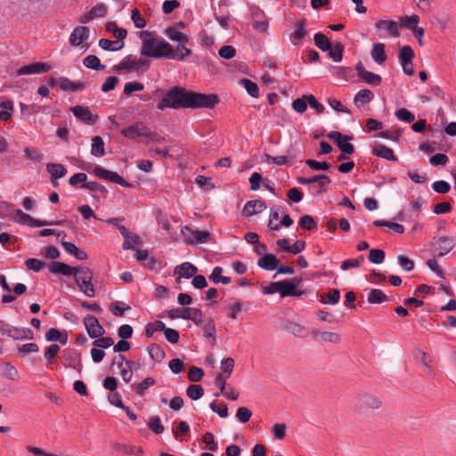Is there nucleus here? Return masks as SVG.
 <instances>
[{
  "instance_id": "nucleus-1",
  "label": "nucleus",
  "mask_w": 456,
  "mask_h": 456,
  "mask_svg": "<svg viewBox=\"0 0 456 456\" xmlns=\"http://www.w3.org/2000/svg\"><path fill=\"white\" fill-rule=\"evenodd\" d=\"M219 100L216 94H207L187 91L179 86H174L164 95L158 103L159 110L171 108L179 109H197V108H214Z\"/></svg>"
},
{
  "instance_id": "nucleus-2",
  "label": "nucleus",
  "mask_w": 456,
  "mask_h": 456,
  "mask_svg": "<svg viewBox=\"0 0 456 456\" xmlns=\"http://www.w3.org/2000/svg\"><path fill=\"white\" fill-rule=\"evenodd\" d=\"M140 37L142 38L141 55L155 59L167 58L169 43L152 37L149 31H142Z\"/></svg>"
},
{
  "instance_id": "nucleus-3",
  "label": "nucleus",
  "mask_w": 456,
  "mask_h": 456,
  "mask_svg": "<svg viewBox=\"0 0 456 456\" xmlns=\"http://www.w3.org/2000/svg\"><path fill=\"white\" fill-rule=\"evenodd\" d=\"M314 41L320 50L329 52V56L335 62L342 61L345 46L341 42L338 41L331 44L330 39L321 32H318L314 36Z\"/></svg>"
},
{
  "instance_id": "nucleus-4",
  "label": "nucleus",
  "mask_w": 456,
  "mask_h": 456,
  "mask_svg": "<svg viewBox=\"0 0 456 456\" xmlns=\"http://www.w3.org/2000/svg\"><path fill=\"white\" fill-rule=\"evenodd\" d=\"M73 275L79 290L89 297H94L95 290L92 283V271L86 266H80L76 268Z\"/></svg>"
},
{
  "instance_id": "nucleus-5",
  "label": "nucleus",
  "mask_w": 456,
  "mask_h": 456,
  "mask_svg": "<svg viewBox=\"0 0 456 456\" xmlns=\"http://www.w3.org/2000/svg\"><path fill=\"white\" fill-rule=\"evenodd\" d=\"M382 405L381 401L369 394H362L356 397L354 404L355 411L359 414H364L369 410L379 409Z\"/></svg>"
},
{
  "instance_id": "nucleus-6",
  "label": "nucleus",
  "mask_w": 456,
  "mask_h": 456,
  "mask_svg": "<svg viewBox=\"0 0 456 456\" xmlns=\"http://www.w3.org/2000/svg\"><path fill=\"white\" fill-rule=\"evenodd\" d=\"M93 173L97 177L111 182L113 183L119 184L126 188H132L133 184L131 183L126 182L122 176H120L118 173L110 171L105 169L101 166H95L94 167Z\"/></svg>"
},
{
  "instance_id": "nucleus-7",
  "label": "nucleus",
  "mask_w": 456,
  "mask_h": 456,
  "mask_svg": "<svg viewBox=\"0 0 456 456\" xmlns=\"http://www.w3.org/2000/svg\"><path fill=\"white\" fill-rule=\"evenodd\" d=\"M293 286L290 285L289 280L281 281L270 282L263 287V294H273L278 292L281 297H288L292 295Z\"/></svg>"
},
{
  "instance_id": "nucleus-8",
  "label": "nucleus",
  "mask_w": 456,
  "mask_h": 456,
  "mask_svg": "<svg viewBox=\"0 0 456 456\" xmlns=\"http://www.w3.org/2000/svg\"><path fill=\"white\" fill-rule=\"evenodd\" d=\"M328 137L335 142L344 154H353L354 152V145L349 142L353 139L352 136L344 135L339 132L333 131L328 134Z\"/></svg>"
},
{
  "instance_id": "nucleus-9",
  "label": "nucleus",
  "mask_w": 456,
  "mask_h": 456,
  "mask_svg": "<svg viewBox=\"0 0 456 456\" xmlns=\"http://www.w3.org/2000/svg\"><path fill=\"white\" fill-rule=\"evenodd\" d=\"M142 67L148 69L149 63L146 60L132 59L130 56H127L123 59L118 65H115L113 69L115 71L126 70L129 72L132 70H139Z\"/></svg>"
},
{
  "instance_id": "nucleus-10",
  "label": "nucleus",
  "mask_w": 456,
  "mask_h": 456,
  "mask_svg": "<svg viewBox=\"0 0 456 456\" xmlns=\"http://www.w3.org/2000/svg\"><path fill=\"white\" fill-rule=\"evenodd\" d=\"M14 212L16 215V221L21 224H28L32 227L61 224V222L41 221L35 219L30 215L24 213L20 209H16Z\"/></svg>"
},
{
  "instance_id": "nucleus-11",
  "label": "nucleus",
  "mask_w": 456,
  "mask_h": 456,
  "mask_svg": "<svg viewBox=\"0 0 456 456\" xmlns=\"http://www.w3.org/2000/svg\"><path fill=\"white\" fill-rule=\"evenodd\" d=\"M63 363L66 367L72 368L78 372L82 370L80 354L74 349L66 348L62 351Z\"/></svg>"
},
{
  "instance_id": "nucleus-12",
  "label": "nucleus",
  "mask_w": 456,
  "mask_h": 456,
  "mask_svg": "<svg viewBox=\"0 0 456 456\" xmlns=\"http://www.w3.org/2000/svg\"><path fill=\"white\" fill-rule=\"evenodd\" d=\"M84 324L90 338H96L104 334L105 330L100 324L98 319L94 315H86L84 318Z\"/></svg>"
},
{
  "instance_id": "nucleus-13",
  "label": "nucleus",
  "mask_w": 456,
  "mask_h": 456,
  "mask_svg": "<svg viewBox=\"0 0 456 456\" xmlns=\"http://www.w3.org/2000/svg\"><path fill=\"white\" fill-rule=\"evenodd\" d=\"M355 70L357 72V75L366 84L371 86H379L382 78L379 75L374 74L370 71H368L363 67L362 63L359 61L355 65Z\"/></svg>"
},
{
  "instance_id": "nucleus-14",
  "label": "nucleus",
  "mask_w": 456,
  "mask_h": 456,
  "mask_svg": "<svg viewBox=\"0 0 456 456\" xmlns=\"http://www.w3.org/2000/svg\"><path fill=\"white\" fill-rule=\"evenodd\" d=\"M70 110L77 118L87 125H94L99 118L97 114H93L88 107L77 105L72 107Z\"/></svg>"
},
{
  "instance_id": "nucleus-15",
  "label": "nucleus",
  "mask_w": 456,
  "mask_h": 456,
  "mask_svg": "<svg viewBox=\"0 0 456 456\" xmlns=\"http://www.w3.org/2000/svg\"><path fill=\"white\" fill-rule=\"evenodd\" d=\"M187 42L178 43L175 47L169 44L167 59L183 61L185 57L191 54V50L186 46Z\"/></svg>"
},
{
  "instance_id": "nucleus-16",
  "label": "nucleus",
  "mask_w": 456,
  "mask_h": 456,
  "mask_svg": "<svg viewBox=\"0 0 456 456\" xmlns=\"http://www.w3.org/2000/svg\"><path fill=\"white\" fill-rule=\"evenodd\" d=\"M51 65L45 62H34L28 65H24L17 69L18 76L40 74L50 70Z\"/></svg>"
},
{
  "instance_id": "nucleus-17",
  "label": "nucleus",
  "mask_w": 456,
  "mask_h": 456,
  "mask_svg": "<svg viewBox=\"0 0 456 456\" xmlns=\"http://www.w3.org/2000/svg\"><path fill=\"white\" fill-rule=\"evenodd\" d=\"M147 131L148 127L143 123L137 122L123 129L121 134L128 139L134 140L138 137H145Z\"/></svg>"
},
{
  "instance_id": "nucleus-18",
  "label": "nucleus",
  "mask_w": 456,
  "mask_h": 456,
  "mask_svg": "<svg viewBox=\"0 0 456 456\" xmlns=\"http://www.w3.org/2000/svg\"><path fill=\"white\" fill-rule=\"evenodd\" d=\"M312 337L316 341L338 344L341 341V337L338 332L333 331H322L314 329L312 331Z\"/></svg>"
},
{
  "instance_id": "nucleus-19",
  "label": "nucleus",
  "mask_w": 456,
  "mask_h": 456,
  "mask_svg": "<svg viewBox=\"0 0 456 456\" xmlns=\"http://www.w3.org/2000/svg\"><path fill=\"white\" fill-rule=\"evenodd\" d=\"M90 29L85 26L77 27L69 37V43L73 46H79L89 38Z\"/></svg>"
},
{
  "instance_id": "nucleus-20",
  "label": "nucleus",
  "mask_w": 456,
  "mask_h": 456,
  "mask_svg": "<svg viewBox=\"0 0 456 456\" xmlns=\"http://www.w3.org/2000/svg\"><path fill=\"white\" fill-rule=\"evenodd\" d=\"M180 318L191 320L198 326H201L205 321L201 310L192 307L183 308L180 314Z\"/></svg>"
},
{
  "instance_id": "nucleus-21",
  "label": "nucleus",
  "mask_w": 456,
  "mask_h": 456,
  "mask_svg": "<svg viewBox=\"0 0 456 456\" xmlns=\"http://www.w3.org/2000/svg\"><path fill=\"white\" fill-rule=\"evenodd\" d=\"M5 334L13 339H32L33 331L28 328L8 327L4 330Z\"/></svg>"
},
{
  "instance_id": "nucleus-22",
  "label": "nucleus",
  "mask_w": 456,
  "mask_h": 456,
  "mask_svg": "<svg viewBox=\"0 0 456 456\" xmlns=\"http://www.w3.org/2000/svg\"><path fill=\"white\" fill-rule=\"evenodd\" d=\"M266 208L265 201L260 200L248 201L242 210L243 215L251 216L263 212Z\"/></svg>"
},
{
  "instance_id": "nucleus-23",
  "label": "nucleus",
  "mask_w": 456,
  "mask_h": 456,
  "mask_svg": "<svg viewBox=\"0 0 456 456\" xmlns=\"http://www.w3.org/2000/svg\"><path fill=\"white\" fill-rule=\"evenodd\" d=\"M198 272V268L189 262H184L182 265H178L175 269V273H178L179 277H177L176 281L180 282L181 278L189 279L195 275Z\"/></svg>"
},
{
  "instance_id": "nucleus-24",
  "label": "nucleus",
  "mask_w": 456,
  "mask_h": 456,
  "mask_svg": "<svg viewBox=\"0 0 456 456\" xmlns=\"http://www.w3.org/2000/svg\"><path fill=\"white\" fill-rule=\"evenodd\" d=\"M185 230L190 232V235L186 238V241L189 244L206 243L211 239V234L207 231H191L187 227Z\"/></svg>"
},
{
  "instance_id": "nucleus-25",
  "label": "nucleus",
  "mask_w": 456,
  "mask_h": 456,
  "mask_svg": "<svg viewBox=\"0 0 456 456\" xmlns=\"http://www.w3.org/2000/svg\"><path fill=\"white\" fill-rule=\"evenodd\" d=\"M76 268L77 267H71L65 263L58 261H53L49 265V270L51 273L55 274H62L64 276L73 275Z\"/></svg>"
},
{
  "instance_id": "nucleus-26",
  "label": "nucleus",
  "mask_w": 456,
  "mask_h": 456,
  "mask_svg": "<svg viewBox=\"0 0 456 456\" xmlns=\"http://www.w3.org/2000/svg\"><path fill=\"white\" fill-rule=\"evenodd\" d=\"M305 23V20H301L295 23V30L289 37L290 42L294 45H298L299 42L306 36L307 31Z\"/></svg>"
},
{
  "instance_id": "nucleus-27",
  "label": "nucleus",
  "mask_w": 456,
  "mask_h": 456,
  "mask_svg": "<svg viewBox=\"0 0 456 456\" xmlns=\"http://www.w3.org/2000/svg\"><path fill=\"white\" fill-rule=\"evenodd\" d=\"M257 265L265 270L273 271L278 268L280 260L273 254H265L258 259Z\"/></svg>"
},
{
  "instance_id": "nucleus-28",
  "label": "nucleus",
  "mask_w": 456,
  "mask_h": 456,
  "mask_svg": "<svg viewBox=\"0 0 456 456\" xmlns=\"http://www.w3.org/2000/svg\"><path fill=\"white\" fill-rule=\"evenodd\" d=\"M372 154L389 161H397V158L395 156L393 150L384 144L376 145L372 149Z\"/></svg>"
},
{
  "instance_id": "nucleus-29",
  "label": "nucleus",
  "mask_w": 456,
  "mask_h": 456,
  "mask_svg": "<svg viewBox=\"0 0 456 456\" xmlns=\"http://www.w3.org/2000/svg\"><path fill=\"white\" fill-rule=\"evenodd\" d=\"M298 183H300L301 184H310V183H318L320 187L322 188V190H323V188L326 185H328L331 183V180L326 175H314L313 177H309V178L300 177V178H298Z\"/></svg>"
},
{
  "instance_id": "nucleus-30",
  "label": "nucleus",
  "mask_w": 456,
  "mask_h": 456,
  "mask_svg": "<svg viewBox=\"0 0 456 456\" xmlns=\"http://www.w3.org/2000/svg\"><path fill=\"white\" fill-rule=\"evenodd\" d=\"M165 35L171 40L178 43L188 42L189 37L186 34L177 29V26H169L165 30Z\"/></svg>"
},
{
  "instance_id": "nucleus-31",
  "label": "nucleus",
  "mask_w": 456,
  "mask_h": 456,
  "mask_svg": "<svg viewBox=\"0 0 456 456\" xmlns=\"http://www.w3.org/2000/svg\"><path fill=\"white\" fill-rule=\"evenodd\" d=\"M46 170L51 175V181L55 185L54 180L63 177L67 174V169L61 164L49 163L46 165Z\"/></svg>"
},
{
  "instance_id": "nucleus-32",
  "label": "nucleus",
  "mask_w": 456,
  "mask_h": 456,
  "mask_svg": "<svg viewBox=\"0 0 456 456\" xmlns=\"http://www.w3.org/2000/svg\"><path fill=\"white\" fill-rule=\"evenodd\" d=\"M374 98V94L369 89L360 90L354 96V102L357 107L369 103Z\"/></svg>"
},
{
  "instance_id": "nucleus-33",
  "label": "nucleus",
  "mask_w": 456,
  "mask_h": 456,
  "mask_svg": "<svg viewBox=\"0 0 456 456\" xmlns=\"http://www.w3.org/2000/svg\"><path fill=\"white\" fill-rule=\"evenodd\" d=\"M371 57L378 64H382L387 60L385 53V45L382 43H377L373 45L370 52Z\"/></svg>"
},
{
  "instance_id": "nucleus-34",
  "label": "nucleus",
  "mask_w": 456,
  "mask_h": 456,
  "mask_svg": "<svg viewBox=\"0 0 456 456\" xmlns=\"http://www.w3.org/2000/svg\"><path fill=\"white\" fill-rule=\"evenodd\" d=\"M59 86L63 91L75 92L83 89L85 87V85L80 82H73L67 77H60Z\"/></svg>"
},
{
  "instance_id": "nucleus-35",
  "label": "nucleus",
  "mask_w": 456,
  "mask_h": 456,
  "mask_svg": "<svg viewBox=\"0 0 456 456\" xmlns=\"http://www.w3.org/2000/svg\"><path fill=\"white\" fill-rule=\"evenodd\" d=\"M150 357L156 362H161L166 356L164 349L158 344H151L147 347Z\"/></svg>"
},
{
  "instance_id": "nucleus-36",
  "label": "nucleus",
  "mask_w": 456,
  "mask_h": 456,
  "mask_svg": "<svg viewBox=\"0 0 456 456\" xmlns=\"http://www.w3.org/2000/svg\"><path fill=\"white\" fill-rule=\"evenodd\" d=\"M438 254L437 256L439 257L444 256L447 255L454 247V244L452 243V240H450L447 237H440L438 238Z\"/></svg>"
},
{
  "instance_id": "nucleus-37",
  "label": "nucleus",
  "mask_w": 456,
  "mask_h": 456,
  "mask_svg": "<svg viewBox=\"0 0 456 456\" xmlns=\"http://www.w3.org/2000/svg\"><path fill=\"white\" fill-rule=\"evenodd\" d=\"M376 28L385 29L394 37H399L398 25L394 20H379L376 23Z\"/></svg>"
},
{
  "instance_id": "nucleus-38",
  "label": "nucleus",
  "mask_w": 456,
  "mask_h": 456,
  "mask_svg": "<svg viewBox=\"0 0 456 456\" xmlns=\"http://www.w3.org/2000/svg\"><path fill=\"white\" fill-rule=\"evenodd\" d=\"M367 300L370 304H381L388 300L387 296L379 289H371L368 294Z\"/></svg>"
},
{
  "instance_id": "nucleus-39",
  "label": "nucleus",
  "mask_w": 456,
  "mask_h": 456,
  "mask_svg": "<svg viewBox=\"0 0 456 456\" xmlns=\"http://www.w3.org/2000/svg\"><path fill=\"white\" fill-rule=\"evenodd\" d=\"M105 153L104 142L99 135L93 137L91 145V154L94 157H102Z\"/></svg>"
},
{
  "instance_id": "nucleus-40",
  "label": "nucleus",
  "mask_w": 456,
  "mask_h": 456,
  "mask_svg": "<svg viewBox=\"0 0 456 456\" xmlns=\"http://www.w3.org/2000/svg\"><path fill=\"white\" fill-rule=\"evenodd\" d=\"M45 339L47 341H60L62 345H66L68 342V335L66 333L61 334V331L55 328H51L45 334Z\"/></svg>"
},
{
  "instance_id": "nucleus-41",
  "label": "nucleus",
  "mask_w": 456,
  "mask_h": 456,
  "mask_svg": "<svg viewBox=\"0 0 456 456\" xmlns=\"http://www.w3.org/2000/svg\"><path fill=\"white\" fill-rule=\"evenodd\" d=\"M224 270L221 266H216L210 276H209V279L215 283V284H217V283H222V284H229L231 282V278L228 277V276H223L222 273H223Z\"/></svg>"
},
{
  "instance_id": "nucleus-42",
  "label": "nucleus",
  "mask_w": 456,
  "mask_h": 456,
  "mask_svg": "<svg viewBox=\"0 0 456 456\" xmlns=\"http://www.w3.org/2000/svg\"><path fill=\"white\" fill-rule=\"evenodd\" d=\"M340 292L338 289H331L326 294L321 297V302L322 304L336 305L339 302Z\"/></svg>"
},
{
  "instance_id": "nucleus-43",
  "label": "nucleus",
  "mask_w": 456,
  "mask_h": 456,
  "mask_svg": "<svg viewBox=\"0 0 456 456\" xmlns=\"http://www.w3.org/2000/svg\"><path fill=\"white\" fill-rule=\"evenodd\" d=\"M156 383V380L152 377H148L144 379L142 381L138 383L137 385H134L133 388L136 392V394L140 396L143 395L145 391L154 386Z\"/></svg>"
},
{
  "instance_id": "nucleus-44",
  "label": "nucleus",
  "mask_w": 456,
  "mask_h": 456,
  "mask_svg": "<svg viewBox=\"0 0 456 456\" xmlns=\"http://www.w3.org/2000/svg\"><path fill=\"white\" fill-rule=\"evenodd\" d=\"M414 57V52L411 46L404 45L400 49L399 61L401 64H411Z\"/></svg>"
},
{
  "instance_id": "nucleus-45",
  "label": "nucleus",
  "mask_w": 456,
  "mask_h": 456,
  "mask_svg": "<svg viewBox=\"0 0 456 456\" xmlns=\"http://www.w3.org/2000/svg\"><path fill=\"white\" fill-rule=\"evenodd\" d=\"M83 64L94 70H102L105 69V65L101 64L100 59L96 55H88L83 60Z\"/></svg>"
},
{
  "instance_id": "nucleus-46",
  "label": "nucleus",
  "mask_w": 456,
  "mask_h": 456,
  "mask_svg": "<svg viewBox=\"0 0 456 456\" xmlns=\"http://www.w3.org/2000/svg\"><path fill=\"white\" fill-rule=\"evenodd\" d=\"M373 225H375L377 227H388V228L392 229L395 232L399 233V234H401L404 232L403 225L397 224V223H394V222H389V221H385V220H376L373 222Z\"/></svg>"
},
{
  "instance_id": "nucleus-47",
  "label": "nucleus",
  "mask_w": 456,
  "mask_h": 456,
  "mask_svg": "<svg viewBox=\"0 0 456 456\" xmlns=\"http://www.w3.org/2000/svg\"><path fill=\"white\" fill-rule=\"evenodd\" d=\"M202 329L204 332V336L208 338H211L213 339V344L216 342V325L213 319L208 318L206 320L204 323H202Z\"/></svg>"
},
{
  "instance_id": "nucleus-48",
  "label": "nucleus",
  "mask_w": 456,
  "mask_h": 456,
  "mask_svg": "<svg viewBox=\"0 0 456 456\" xmlns=\"http://www.w3.org/2000/svg\"><path fill=\"white\" fill-rule=\"evenodd\" d=\"M118 41H111V40H109L106 38H102L99 41V46L102 49L107 50V51H112V52L118 51L121 48H123V46H124L123 42L119 45H118Z\"/></svg>"
},
{
  "instance_id": "nucleus-49",
  "label": "nucleus",
  "mask_w": 456,
  "mask_h": 456,
  "mask_svg": "<svg viewBox=\"0 0 456 456\" xmlns=\"http://www.w3.org/2000/svg\"><path fill=\"white\" fill-rule=\"evenodd\" d=\"M186 395L191 400H199L204 395V389L200 385H190L186 388Z\"/></svg>"
},
{
  "instance_id": "nucleus-50",
  "label": "nucleus",
  "mask_w": 456,
  "mask_h": 456,
  "mask_svg": "<svg viewBox=\"0 0 456 456\" xmlns=\"http://www.w3.org/2000/svg\"><path fill=\"white\" fill-rule=\"evenodd\" d=\"M109 309L114 315L123 316L125 312L130 309V306H125V304L121 301H115L110 305Z\"/></svg>"
},
{
  "instance_id": "nucleus-51",
  "label": "nucleus",
  "mask_w": 456,
  "mask_h": 456,
  "mask_svg": "<svg viewBox=\"0 0 456 456\" xmlns=\"http://www.w3.org/2000/svg\"><path fill=\"white\" fill-rule=\"evenodd\" d=\"M244 88L246 89L247 93L252 96V97H258V86L256 83L252 82L251 80L248 78H242L240 82Z\"/></svg>"
},
{
  "instance_id": "nucleus-52",
  "label": "nucleus",
  "mask_w": 456,
  "mask_h": 456,
  "mask_svg": "<svg viewBox=\"0 0 456 456\" xmlns=\"http://www.w3.org/2000/svg\"><path fill=\"white\" fill-rule=\"evenodd\" d=\"M166 325L161 321H156L155 322L148 323L145 329V335L148 338L153 336L156 331H163Z\"/></svg>"
},
{
  "instance_id": "nucleus-53",
  "label": "nucleus",
  "mask_w": 456,
  "mask_h": 456,
  "mask_svg": "<svg viewBox=\"0 0 456 456\" xmlns=\"http://www.w3.org/2000/svg\"><path fill=\"white\" fill-rule=\"evenodd\" d=\"M305 164L313 170L314 171H319V170H323V171H327L330 168L331 165L327 162V161H323V162H319L315 159H308L305 160Z\"/></svg>"
},
{
  "instance_id": "nucleus-54",
  "label": "nucleus",
  "mask_w": 456,
  "mask_h": 456,
  "mask_svg": "<svg viewBox=\"0 0 456 456\" xmlns=\"http://www.w3.org/2000/svg\"><path fill=\"white\" fill-rule=\"evenodd\" d=\"M299 225L307 231H314L317 229V223L309 215L303 216L299 220Z\"/></svg>"
},
{
  "instance_id": "nucleus-55",
  "label": "nucleus",
  "mask_w": 456,
  "mask_h": 456,
  "mask_svg": "<svg viewBox=\"0 0 456 456\" xmlns=\"http://www.w3.org/2000/svg\"><path fill=\"white\" fill-rule=\"evenodd\" d=\"M368 258L372 264H381L385 259V252L382 249L372 248L369 252Z\"/></svg>"
},
{
  "instance_id": "nucleus-56",
  "label": "nucleus",
  "mask_w": 456,
  "mask_h": 456,
  "mask_svg": "<svg viewBox=\"0 0 456 456\" xmlns=\"http://www.w3.org/2000/svg\"><path fill=\"white\" fill-rule=\"evenodd\" d=\"M1 374L11 380H14L18 376V370L13 365L6 362L3 365Z\"/></svg>"
},
{
  "instance_id": "nucleus-57",
  "label": "nucleus",
  "mask_w": 456,
  "mask_h": 456,
  "mask_svg": "<svg viewBox=\"0 0 456 456\" xmlns=\"http://www.w3.org/2000/svg\"><path fill=\"white\" fill-rule=\"evenodd\" d=\"M395 117L405 123H411L415 120V116L404 108L397 110L395 111Z\"/></svg>"
},
{
  "instance_id": "nucleus-58",
  "label": "nucleus",
  "mask_w": 456,
  "mask_h": 456,
  "mask_svg": "<svg viewBox=\"0 0 456 456\" xmlns=\"http://www.w3.org/2000/svg\"><path fill=\"white\" fill-rule=\"evenodd\" d=\"M234 368V360L231 357L225 358L222 361V372L221 375L227 379L231 376Z\"/></svg>"
},
{
  "instance_id": "nucleus-59",
  "label": "nucleus",
  "mask_w": 456,
  "mask_h": 456,
  "mask_svg": "<svg viewBox=\"0 0 456 456\" xmlns=\"http://www.w3.org/2000/svg\"><path fill=\"white\" fill-rule=\"evenodd\" d=\"M131 19L137 28H143L146 26L145 19L141 15L140 11L136 8L132 10Z\"/></svg>"
},
{
  "instance_id": "nucleus-60",
  "label": "nucleus",
  "mask_w": 456,
  "mask_h": 456,
  "mask_svg": "<svg viewBox=\"0 0 456 456\" xmlns=\"http://www.w3.org/2000/svg\"><path fill=\"white\" fill-rule=\"evenodd\" d=\"M141 240L138 235L130 233L127 238L125 239L123 243V249H134L136 245H140Z\"/></svg>"
},
{
  "instance_id": "nucleus-61",
  "label": "nucleus",
  "mask_w": 456,
  "mask_h": 456,
  "mask_svg": "<svg viewBox=\"0 0 456 456\" xmlns=\"http://www.w3.org/2000/svg\"><path fill=\"white\" fill-rule=\"evenodd\" d=\"M307 103L305 95H304L293 101L292 108L296 112L302 114L306 110Z\"/></svg>"
},
{
  "instance_id": "nucleus-62",
  "label": "nucleus",
  "mask_w": 456,
  "mask_h": 456,
  "mask_svg": "<svg viewBox=\"0 0 456 456\" xmlns=\"http://www.w3.org/2000/svg\"><path fill=\"white\" fill-rule=\"evenodd\" d=\"M235 416L241 423H246L250 419L252 411L248 408L241 406L237 409Z\"/></svg>"
},
{
  "instance_id": "nucleus-63",
  "label": "nucleus",
  "mask_w": 456,
  "mask_h": 456,
  "mask_svg": "<svg viewBox=\"0 0 456 456\" xmlns=\"http://www.w3.org/2000/svg\"><path fill=\"white\" fill-rule=\"evenodd\" d=\"M202 442L207 444L209 451L216 452L218 450L217 443L215 441V436L212 433L207 432L202 436Z\"/></svg>"
},
{
  "instance_id": "nucleus-64",
  "label": "nucleus",
  "mask_w": 456,
  "mask_h": 456,
  "mask_svg": "<svg viewBox=\"0 0 456 456\" xmlns=\"http://www.w3.org/2000/svg\"><path fill=\"white\" fill-rule=\"evenodd\" d=\"M149 428L155 434H161L164 431V427L160 423L158 416H153L150 419L148 423Z\"/></svg>"
}]
</instances>
